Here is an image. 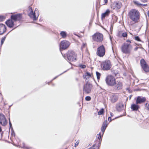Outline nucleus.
<instances>
[{
  "label": "nucleus",
  "instance_id": "aec40b11",
  "mask_svg": "<svg viewBox=\"0 0 149 149\" xmlns=\"http://www.w3.org/2000/svg\"><path fill=\"white\" fill-rule=\"evenodd\" d=\"M22 14H17L12 15L11 16L10 19H21L22 18Z\"/></svg>",
  "mask_w": 149,
  "mask_h": 149
},
{
  "label": "nucleus",
  "instance_id": "cd10ccee",
  "mask_svg": "<svg viewBox=\"0 0 149 149\" xmlns=\"http://www.w3.org/2000/svg\"><path fill=\"white\" fill-rule=\"evenodd\" d=\"M145 109L146 110L149 111V103H146L145 104Z\"/></svg>",
  "mask_w": 149,
  "mask_h": 149
},
{
  "label": "nucleus",
  "instance_id": "412c9836",
  "mask_svg": "<svg viewBox=\"0 0 149 149\" xmlns=\"http://www.w3.org/2000/svg\"><path fill=\"white\" fill-rule=\"evenodd\" d=\"M92 74L88 72H86L84 75L83 77L85 79L88 81L89 78L91 77Z\"/></svg>",
  "mask_w": 149,
  "mask_h": 149
},
{
  "label": "nucleus",
  "instance_id": "ddd939ff",
  "mask_svg": "<svg viewBox=\"0 0 149 149\" xmlns=\"http://www.w3.org/2000/svg\"><path fill=\"white\" fill-rule=\"evenodd\" d=\"M20 19H8L6 22V25L10 27H12L14 25V23Z\"/></svg>",
  "mask_w": 149,
  "mask_h": 149
},
{
  "label": "nucleus",
  "instance_id": "c03bdc74",
  "mask_svg": "<svg viewBox=\"0 0 149 149\" xmlns=\"http://www.w3.org/2000/svg\"><path fill=\"white\" fill-rule=\"evenodd\" d=\"M33 19V22H32L33 23H35L36 22V20L37 19Z\"/></svg>",
  "mask_w": 149,
  "mask_h": 149
},
{
  "label": "nucleus",
  "instance_id": "f03ea898",
  "mask_svg": "<svg viewBox=\"0 0 149 149\" xmlns=\"http://www.w3.org/2000/svg\"><path fill=\"white\" fill-rule=\"evenodd\" d=\"M105 80L107 84L111 86H114L116 81L115 77L111 75H108L106 77Z\"/></svg>",
  "mask_w": 149,
  "mask_h": 149
},
{
  "label": "nucleus",
  "instance_id": "39448f33",
  "mask_svg": "<svg viewBox=\"0 0 149 149\" xmlns=\"http://www.w3.org/2000/svg\"><path fill=\"white\" fill-rule=\"evenodd\" d=\"M101 66L103 70H109L111 67V62L109 60H106L102 63Z\"/></svg>",
  "mask_w": 149,
  "mask_h": 149
},
{
  "label": "nucleus",
  "instance_id": "a211bd4d",
  "mask_svg": "<svg viewBox=\"0 0 149 149\" xmlns=\"http://www.w3.org/2000/svg\"><path fill=\"white\" fill-rule=\"evenodd\" d=\"M124 108V106L123 103H120L117 104L116 109L117 111H120Z\"/></svg>",
  "mask_w": 149,
  "mask_h": 149
},
{
  "label": "nucleus",
  "instance_id": "a878e982",
  "mask_svg": "<svg viewBox=\"0 0 149 149\" xmlns=\"http://www.w3.org/2000/svg\"><path fill=\"white\" fill-rule=\"evenodd\" d=\"M96 76H97V79H99L100 78V76H101L100 74V73H99V72H96Z\"/></svg>",
  "mask_w": 149,
  "mask_h": 149
},
{
  "label": "nucleus",
  "instance_id": "9d476101",
  "mask_svg": "<svg viewBox=\"0 0 149 149\" xmlns=\"http://www.w3.org/2000/svg\"><path fill=\"white\" fill-rule=\"evenodd\" d=\"M140 63L142 68L145 72H149V67L143 59L141 60Z\"/></svg>",
  "mask_w": 149,
  "mask_h": 149
},
{
  "label": "nucleus",
  "instance_id": "9b49d317",
  "mask_svg": "<svg viewBox=\"0 0 149 149\" xmlns=\"http://www.w3.org/2000/svg\"><path fill=\"white\" fill-rule=\"evenodd\" d=\"M92 87L91 84L89 83H87L84 86V92L86 93H90Z\"/></svg>",
  "mask_w": 149,
  "mask_h": 149
},
{
  "label": "nucleus",
  "instance_id": "0eeeda50",
  "mask_svg": "<svg viewBox=\"0 0 149 149\" xmlns=\"http://www.w3.org/2000/svg\"><path fill=\"white\" fill-rule=\"evenodd\" d=\"M105 48L104 46L102 45L97 48L96 54L100 57H103L105 55Z\"/></svg>",
  "mask_w": 149,
  "mask_h": 149
},
{
  "label": "nucleus",
  "instance_id": "37998d69",
  "mask_svg": "<svg viewBox=\"0 0 149 149\" xmlns=\"http://www.w3.org/2000/svg\"><path fill=\"white\" fill-rule=\"evenodd\" d=\"M138 48H139L138 47H135V48H134V50L135 51H136Z\"/></svg>",
  "mask_w": 149,
  "mask_h": 149
},
{
  "label": "nucleus",
  "instance_id": "7ed1b4c3",
  "mask_svg": "<svg viewBox=\"0 0 149 149\" xmlns=\"http://www.w3.org/2000/svg\"><path fill=\"white\" fill-rule=\"evenodd\" d=\"M67 58L70 61H76L77 60V54L73 51L69 50L67 53Z\"/></svg>",
  "mask_w": 149,
  "mask_h": 149
},
{
  "label": "nucleus",
  "instance_id": "2eb2a0df",
  "mask_svg": "<svg viewBox=\"0 0 149 149\" xmlns=\"http://www.w3.org/2000/svg\"><path fill=\"white\" fill-rule=\"evenodd\" d=\"M146 100L145 97L138 96L136 98V104H140L144 102Z\"/></svg>",
  "mask_w": 149,
  "mask_h": 149
},
{
  "label": "nucleus",
  "instance_id": "2f4dec72",
  "mask_svg": "<svg viewBox=\"0 0 149 149\" xmlns=\"http://www.w3.org/2000/svg\"><path fill=\"white\" fill-rule=\"evenodd\" d=\"M85 100L86 101H89L91 100V98L90 96H86L85 97Z\"/></svg>",
  "mask_w": 149,
  "mask_h": 149
},
{
  "label": "nucleus",
  "instance_id": "ea45409f",
  "mask_svg": "<svg viewBox=\"0 0 149 149\" xmlns=\"http://www.w3.org/2000/svg\"><path fill=\"white\" fill-rule=\"evenodd\" d=\"M95 145H93V146L92 147H91L89 148L88 149H95L93 147L95 146Z\"/></svg>",
  "mask_w": 149,
  "mask_h": 149
},
{
  "label": "nucleus",
  "instance_id": "a19ab883",
  "mask_svg": "<svg viewBox=\"0 0 149 149\" xmlns=\"http://www.w3.org/2000/svg\"><path fill=\"white\" fill-rule=\"evenodd\" d=\"M126 42H127L128 43H130V44H131V41L130 40H127Z\"/></svg>",
  "mask_w": 149,
  "mask_h": 149
},
{
  "label": "nucleus",
  "instance_id": "4be33fe9",
  "mask_svg": "<svg viewBox=\"0 0 149 149\" xmlns=\"http://www.w3.org/2000/svg\"><path fill=\"white\" fill-rule=\"evenodd\" d=\"M110 11L109 10H107L106 11L102 14V18H104L108 16L109 14Z\"/></svg>",
  "mask_w": 149,
  "mask_h": 149
},
{
  "label": "nucleus",
  "instance_id": "72a5a7b5",
  "mask_svg": "<svg viewBox=\"0 0 149 149\" xmlns=\"http://www.w3.org/2000/svg\"><path fill=\"white\" fill-rule=\"evenodd\" d=\"M79 66L82 68H86V65H80Z\"/></svg>",
  "mask_w": 149,
  "mask_h": 149
},
{
  "label": "nucleus",
  "instance_id": "f257e3e1",
  "mask_svg": "<svg viewBox=\"0 0 149 149\" xmlns=\"http://www.w3.org/2000/svg\"><path fill=\"white\" fill-rule=\"evenodd\" d=\"M132 49V45L130 43H124L121 47V50L122 52L126 54L131 53Z\"/></svg>",
  "mask_w": 149,
  "mask_h": 149
},
{
  "label": "nucleus",
  "instance_id": "c85d7f7f",
  "mask_svg": "<svg viewBox=\"0 0 149 149\" xmlns=\"http://www.w3.org/2000/svg\"><path fill=\"white\" fill-rule=\"evenodd\" d=\"M106 127L103 126H102L101 127V131L102 132V134H104V133Z\"/></svg>",
  "mask_w": 149,
  "mask_h": 149
},
{
  "label": "nucleus",
  "instance_id": "c9c22d12",
  "mask_svg": "<svg viewBox=\"0 0 149 149\" xmlns=\"http://www.w3.org/2000/svg\"><path fill=\"white\" fill-rule=\"evenodd\" d=\"M101 134L100 133H99L98 135V136H97V138L98 139H101Z\"/></svg>",
  "mask_w": 149,
  "mask_h": 149
},
{
  "label": "nucleus",
  "instance_id": "20e7f679",
  "mask_svg": "<svg viewBox=\"0 0 149 149\" xmlns=\"http://www.w3.org/2000/svg\"><path fill=\"white\" fill-rule=\"evenodd\" d=\"M92 39L94 41L100 42L103 39V35L99 33H96L92 36Z\"/></svg>",
  "mask_w": 149,
  "mask_h": 149
},
{
  "label": "nucleus",
  "instance_id": "f8f14e48",
  "mask_svg": "<svg viewBox=\"0 0 149 149\" xmlns=\"http://www.w3.org/2000/svg\"><path fill=\"white\" fill-rule=\"evenodd\" d=\"M70 45V42L66 40H63L60 43V48L63 49H66L69 47Z\"/></svg>",
  "mask_w": 149,
  "mask_h": 149
},
{
  "label": "nucleus",
  "instance_id": "1a4fd4ad",
  "mask_svg": "<svg viewBox=\"0 0 149 149\" xmlns=\"http://www.w3.org/2000/svg\"><path fill=\"white\" fill-rule=\"evenodd\" d=\"M114 84V89L117 90H119L121 89L123 87V84L122 82L120 80H116V82Z\"/></svg>",
  "mask_w": 149,
  "mask_h": 149
},
{
  "label": "nucleus",
  "instance_id": "79ce46f5",
  "mask_svg": "<svg viewBox=\"0 0 149 149\" xmlns=\"http://www.w3.org/2000/svg\"><path fill=\"white\" fill-rule=\"evenodd\" d=\"M108 120L109 121V122H110L111 121V117H109L108 118Z\"/></svg>",
  "mask_w": 149,
  "mask_h": 149
},
{
  "label": "nucleus",
  "instance_id": "6e6552de",
  "mask_svg": "<svg viewBox=\"0 0 149 149\" xmlns=\"http://www.w3.org/2000/svg\"><path fill=\"white\" fill-rule=\"evenodd\" d=\"M29 11H30L29 15L30 18H33V19H37L39 15L38 12V10L36 9L34 13L31 7H29Z\"/></svg>",
  "mask_w": 149,
  "mask_h": 149
},
{
  "label": "nucleus",
  "instance_id": "e433bc0d",
  "mask_svg": "<svg viewBox=\"0 0 149 149\" xmlns=\"http://www.w3.org/2000/svg\"><path fill=\"white\" fill-rule=\"evenodd\" d=\"M79 143V140L77 141L76 142V143H75V147L78 145Z\"/></svg>",
  "mask_w": 149,
  "mask_h": 149
},
{
  "label": "nucleus",
  "instance_id": "b1692460",
  "mask_svg": "<svg viewBox=\"0 0 149 149\" xmlns=\"http://www.w3.org/2000/svg\"><path fill=\"white\" fill-rule=\"evenodd\" d=\"M115 6L118 9H119L121 6V3L120 2H116Z\"/></svg>",
  "mask_w": 149,
  "mask_h": 149
},
{
  "label": "nucleus",
  "instance_id": "603ef678",
  "mask_svg": "<svg viewBox=\"0 0 149 149\" xmlns=\"http://www.w3.org/2000/svg\"><path fill=\"white\" fill-rule=\"evenodd\" d=\"M146 5H147V4H144V5H143L144 6H146Z\"/></svg>",
  "mask_w": 149,
  "mask_h": 149
},
{
  "label": "nucleus",
  "instance_id": "6ab92c4d",
  "mask_svg": "<svg viewBox=\"0 0 149 149\" xmlns=\"http://www.w3.org/2000/svg\"><path fill=\"white\" fill-rule=\"evenodd\" d=\"M138 104L136 103L132 104L131 107V109L133 111H137L139 107Z\"/></svg>",
  "mask_w": 149,
  "mask_h": 149
},
{
  "label": "nucleus",
  "instance_id": "3c124183",
  "mask_svg": "<svg viewBox=\"0 0 149 149\" xmlns=\"http://www.w3.org/2000/svg\"><path fill=\"white\" fill-rule=\"evenodd\" d=\"M97 24L98 25H100V23H97Z\"/></svg>",
  "mask_w": 149,
  "mask_h": 149
},
{
  "label": "nucleus",
  "instance_id": "473e14b6",
  "mask_svg": "<svg viewBox=\"0 0 149 149\" xmlns=\"http://www.w3.org/2000/svg\"><path fill=\"white\" fill-rule=\"evenodd\" d=\"M127 34L126 32H124L122 34V36L124 37H127Z\"/></svg>",
  "mask_w": 149,
  "mask_h": 149
},
{
  "label": "nucleus",
  "instance_id": "bb28decb",
  "mask_svg": "<svg viewBox=\"0 0 149 149\" xmlns=\"http://www.w3.org/2000/svg\"><path fill=\"white\" fill-rule=\"evenodd\" d=\"M104 112L103 109H102L101 110L98 112V114L99 115H101Z\"/></svg>",
  "mask_w": 149,
  "mask_h": 149
},
{
  "label": "nucleus",
  "instance_id": "4c0bfd02",
  "mask_svg": "<svg viewBox=\"0 0 149 149\" xmlns=\"http://www.w3.org/2000/svg\"><path fill=\"white\" fill-rule=\"evenodd\" d=\"M134 3L136 4H137L138 5H142L141 4L139 3H138V2L137 1H134Z\"/></svg>",
  "mask_w": 149,
  "mask_h": 149
},
{
  "label": "nucleus",
  "instance_id": "864d4df0",
  "mask_svg": "<svg viewBox=\"0 0 149 149\" xmlns=\"http://www.w3.org/2000/svg\"><path fill=\"white\" fill-rule=\"evenodd\" d=\"M56 77H55V78H54V79H55L56 78Z\"/></svg>",
  "mask_w": 149,
  "mask_h": 149
},
{
  "label": "nucleus",
  "instance_id": "f704fd0d",
  "mask_svg": "<svg viewBox=\"0 0 149 149\" xmlns=\"http://www.w3.org/2000/svg\"><path fill=\"white\" fill-rule=\"evenodd\" d=\"M9 125H10V128L13 129V128L12 127V124L10 122V118H9Z\"/></svg>",
  "mask_w": 149,
  "mask_h": 149
},
{
  "label": "nucleus",
  "instance_id": "8fccbe9b",
  "mask_svg": "<svg viewBox=\"0 0 149 149\" xmlns=\"http://www.w3.org/2000/svg\"><path fill=\"white\" fill-rule=\"evenodd\" d=\"M3 21L2 19H0V22H2Z\"/></svg>",
  "mask_w": 149,
  "mask_h": 149
},
{
  "label": "nucleus",
  "instance_id": "dca6fc26",
  "mask_svg": "<svg viewBox=\"0 0 149 149\" xmlns=\"http://www.w3.org/2000/svg\"><path fill=\"white\" fill-rule=\"evenodd\" d=\"M110 98L111 101L114 103L118 100V97L116 94H111L110 95Z\"/></svg>",
  "mask_w": 149,
  "mask_h": 149
},
{
  "label": "nucleus",
  "instance_id": "a18cd8bd",
  "mask_svg": "<svg viewBox=\"0 0 149 149\" xmlns=\"http://www.w3.org/2000/svg\"><path fill=\"white\" fill-rule=\"evenodd\" d=\"M141 1L143 2H146L147 1V0H141Z\"/></svg>",
  "mask_w": 149,
  "mask_h": 149
},
{
  "label": "nucleus",
  "instance_id": "7c9ffc66",
  "mask_svg": "<svg viewBox=\"0 0 149 149\" xmlns=\"http://www.w3.org/2000/svg\"><path fill=\"white\" fill-rule=\"evenodd\" d=\"M135 39L136 40H137L139 41H141V40H140V38L138 36H136L135 37Z\"/></svg>",
  "mask_w": 149,
  "mask_h": 149
},
{
  "label": "nucleus",
  "instance_id": "58836bf2",
  "mask_svg": "<svg viewBox=\"0 0 149 149\" xmlns=\"http://www.w3.org/2000/svg\"><path fill=\"white\" fill-rule=\"evenodd\" d=\"M6 17L3 16H0V19H4Z\"/></svg>",
  "mask_w": 149,
  "mask_h": 149
},
{
  "label": "nucleus",
  "instance_id": "f3484780",
  "mask_svg": "<svg viewBox=\"0 0 149 149\" xmlns=\"http://www.w3.org/2000/svg\"><path fill=\"white\" fill-rule=\"evenodd\" d=\"M6 30V27L5 25L0 24V35L5 33Z\"/></svg>",
  "mask_w": 149,
  "mask_h": 149
},
{
  "label": "nucleus",
  "instance_id": "09e8293b",
  "mask_svg": "<svg viewBox=\"0 0 149 149\" xmlns=\"http://www.w3.org/2000/svg\"><path fill=\"white\" fill-rule=\"evenodd\" d=\"M137 19H134L133 21H136V20H137Z\"/></svg>",
  "mask_w": 149,
  "mask_h": 149
},
{
  "label": "nucleus",
  "instance_id": "393cba45",
  "mask_svg": "<svg viewBox=\"0 0 149 149\" xmlns=\"http://www.w3.org/2000/svg\"><path fill=\"white\" fill-rule=\"evenodd\" d=\"M108 122L107 120H106L105 121H104L102 125V126H104V127H107L108 124Z\"/></svg>",
  "mask_w": 149,
  "mask_h": 149
},
{
  "label": "nucleus",
  "instance_id": "5701e85b",
  "mask_svg": "<svg viewBox=\"0 0 149 149\" xmlns=\"http://www.w3.org/2000/svg\"><path fill=\"white\" fill-rule=\"evenodd\" d=\"M61 35L62 36V38H65L66 36L67 33H66L64 31H61L60 33Z\"/></svg>",
  "mask_w": 149,
  "mask_h": 149
},
{
  "label": "nucleus",
  "instance_id": "de8ad7c7",
  "mask_svg": "<svg viewBox=\"0 0 149 149\" xmlns=\"http://www.w3.org/2000/svg\"><path fill=\"white\" fill-rule=\"evenodd\" d=\"M112 114H113L112 113H110V114L111 115V116H112Z\"/></svg>",
  "mask_w": 149,
  "mask_h": 149
},
{
  "label": "nucleus",
  "instance_id": "4468645a",
  "mask_svg": "<svg viewBox=\"0 0 149 149\" xmlns=\"http://www.w3.org/2000/svg\"><path fill=\"white\" fill-rule=\"evenodd\" d=\"M0 123L3 126H5L7 124L6 119L2 114H0Z\"/></svg>",
  "mask_w": 149,
  "mask_h": 149
},
{
  "label": "nucleus",
  "instance_id": "423d86ee",
  "mask_svg": "<svg viewBox=\"0 0 149 149\" xmlns=\"http://www.w3.org/2000/svg\"><path fill=\"white\" fill-rule=\"evenodd\" d=\"M139 12L135 9L132 10L129 13L131 19H139Z\"/></svg>",
  "mask_w": 149,
  "mask_h": 149
},
{
  "label": "nucleus",
  "instance_id": "49530a36",
  "mask_svg": "<svg viewBox=\"0 0 149 149\" xmlns=\"http://www.w3.org/2000/svg\"><path fill=\"white\" fill-rule=\"evenodd\" d=\"M104 1H105V3H106L107 2V0H104Z\"/></svg>",
  "mask_w": 149,
  "mask_h": 149
},
{
  "label": "nucleus",
  "instance_id": "c756f323",
  "mask_svg": "<svg viewBox=\"0 0 149 149\" xmlns=\"http://www.w3.org/2000/svg\"><path fill=\"white\" fill-rule=\"evenodd\" d=\"M6 38V37H5L2 38L1 40V45H2L4 42Z\"/></svg>",
  "mask_w": 149,
  "mask_h": 149
}]
</instances>
